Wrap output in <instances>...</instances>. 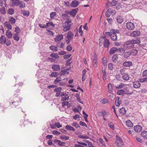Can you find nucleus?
Listing matches in <instances>:
<instances>
[{
    "mask_svg": "<svg viewBox=\"0 0 147 147\" xmlns=\"http://www.w3.org/2000/svg\"><path fill=\"white\" fill-rule=\"evenodd\" d=\"M140 43V40L139 39L132 40L127 41L123 45V47L126 50L134 48V44H138Z\"/></svg>",
    "mask_w": 147,
    "mask_h": 147,
    "instance_id": "obj_1",
    "label": "nucleus"
},
{
    "mask_svg": "<svg viewBox=\"0 0 147 147\" xmlns=\"http://www.w3.org/2000/svg\"><path fill=\"white\" fill-rule=\"evenodd\" d=\"M22 99L16 96L13 100H10L9 101L10 105L14 108L19 106L21 102Z\"/></svg>",
    "mask_w": 147,
    "mask_h": 147,
    "instance_id": "obj_2",
    "label": "nucleus"
},
{
    "mask_svg": "<svg viewBox=\"0 0 147 147\" xmlns=\"http://www.w3.org/2000/svg\"><path fill=\"white\" fill-rule=\"evenodd\" d=\"M110 31L112 33L110 35L111 39L113 41L117 40V38L116 34L119 33V30H117L111 29L110 30Z\"/></svg>",
    "mask_w": 147,
    "mask_h": 147,
    "instance_id": "obj_3",
    "label": "nucleus"
},
{
    "mask_svg": "<svg viewBox=\"0 0 147 147\" xmlns=\"http://www.w3.org/2000/svg\"><path fill=\"white\" fill-rule=\"evenodd\" d=\"M71 20L68 19L66 21L63 26V30L64 32H66L70 29L71 26Z\"/></svg>",
    "mask_w": 147,
    "mask_h": 147,
    "instance_id": "obj_4",
    "label": "nucleus"
},
{
    "mask_svg": "<svg viewBox=\"0 0 147 147\" xmlns=\"http://www.w3.org/2000/svg\"><path fill=\"white\" fill-rule=\"evenodd\" d=\"M127 28L129 30H133L135 28L134 24L131 22H128L126 24Z\"/></svg>",
    "mask_w": 147,
    "mask_h": 147,
    "instance_id": "obj_5",
    "label": "nucleus"
},
{
    "mask_svg": "<svg viewBox=\"0 0 147 147\" xmlns=\"http://www.w3.org/2000/svg\"><path fill=\"white\" fill-rule=\"evenodd\" d=\"M78 10V8H76L72 9L70 11H69V14L71 16L74 17L76 15Z\"/></svg>",
    "mask_w": 147,
    "mask_h": 147,
    "instance_id": "obj_6",
    "label": "nucleus"
},
{
    "mask_svg": "<svg viewBox=\"0 0 147 147\" xmlns=\"http://www.w3.org/2000/svg\"><path fill=\"white\" fill-rule=\"evenodd\" d=\"M63 39V35L62 34L57 35L55 38V40L56 42L60 41Z\"/></svg>",
    "mask_w": 147,
    "mask_h": 147,
    "instance_id": "obj_7",
    "label": "nucleus"
},
{
    "mask_svg": "<svg viewBox=\"0 0 147 147\" xmlns=\"http://www.w3.org/2000/svg\"><path fill=\"white\" fill-rule=\"evenodd\" d=\"M79 4V2L77 0H74L72 1L70 5L71 7H77Z\"/></svg>",
    "mask_w": 147,
    "mask_h": 147,
    "instance_id": "obj_8",
    "label": "nucleus"
},
{
    "mask_svg": "<svg viewBox=\"0 0 147 147\" xmlns=\"http://www.w3.org/2000/svg\"><path fill=\"white\" fill-rule=\"evenodd\" d=\"M62 80L61 78V77L57 78L55 80L54 83L55 84H57V83H59L60 85H63L64 84V83L63 82H60Z\"/></svg>",
    "mask_w": 147,
    "mask_h": 147,
    "instance_id": "obj_9",
    "label": "nucleus"
},
{
    "mask_svg": "<svg viewBox=\"0 0 147 147\" xmlns=\"http://www.w3.org/2000/svg\"><path fill=\"white\" fill-rule=\"evenodd\" d=\"M142 127L140 125H137L134 127V130L137 132H139L142 130Z\"/></svg>",
    "mask_w": 147,
    "mask_h": 147,
    "instance_id": "obj_10",
    "label": "nucleus"
},
{
    "mask_svg": "<svg viewBox=\"0 0 147 147\" xmlns=\"http://www.w3.org/2000/svg\"><path fill=\"white\" fill-rule=\"evenodd\" d=\"M120 98L119 96L116 97L115 101V104L116 106L117 107L119 106L120 104H121L122 101L121 100H119Z\"/></svg>",
    "mask_w": 147,
    "mask_h": 147,
    "instance_id": "obj_11",
    "label": "nucleus"
},
{
    "mask_svg": "<svg viewBox=\"0 0 147 147\" xmlns=\"http://www.w3.org/2000/svg\"><path fill=\"white\" fill-rule=\"evenodd\" d=\"M12 1V4L11 5V6L13 7L15 6H18L19 5V3L20 2V1L19 0H10Z\"/></svg>",
    "mask_w": 147,
    "mask_h": 147,
    "instance_id": "obj_12",
    "label": "nucleus"
},
{
    "mask_svg": "<svg viewBox=\"0 0 147 147\" xmlns=\"http://www.w3.org/2000/svg\"><path fill=\"white\" fill-rule=\"evenodd\" d=\"M104 47L106 48H108L109 47L110 45V42L107 39H105L103 42Z\"/></svg>",
    "mask_w": 147,
    "mask_h": 147,
    "instance_id": "obj_13",
    "label": "nucleus"
},
{
    "mask_svg": "<svg viewBox=\"0 0 147 147\" xmlns=\"http://www.w3.org/2000/svg\"><path fill=\"white\" fill-rule=\"evenodd\" d=\"M5 27H6L8 29V30H11L12 29V26L8 22L6 21L4 23Z\"/></svg>",
    "mask_w": 147,
    "mask_h": 147,
    "instance_id": "obj_14",
    "label": "nucleus"
},
{
    "mask_svg": "<svg viewBox=\"0 0 147 147\" xmlns=\"http://www.w3.org/2000/svg\"><path fill=\"white\" fill-rule=\"evenodd\" d=\"M108 92L109 93H111L113 92V86L111 83H109L108 84Z\"/></svg>",
    "mask_w": 147,
    "mask_h": 147,
    "instance_id": "obj_15",
    "label": "nucleus"
},
{
    "mask_svg": "<svg viewBox=\"0 0 147 147\" xmlns=\"http://www.w3.org/2000/svg\"><path fill=\"white\" fill-rule=\"evenodd\" d=\"M123 18L120 16H118L117 17L116 20L117 22L119 24H121L123 21Z\"/></svg>",
    "mask_w": 147,
    "mask_h": 147,
    "instance_id": "obj_16",
    "label": "nucleus"
},
{
    "mask_svg": "<svg viewBox=\"0 0 147 147\" xmlns=\"http://www.w3.org/2000/svg\"><path fill=\"white\" fill-rule=\"evenodd\" d=\"M122 78L124 80L127 81L129 80V76L128 74L125 73L122 76Z\"/></svg>",
    "mask_w": 147,
    "mask_h": 147,
    "instance_id": "obj_17",
    "label": "nucleus"
},
{
    "mask_svg": "<svg viewBox=\"0 0 147 147\" xmlns=\"http://www.w3.org/2000/svg\"><path fill=\"white\" fill-rule=\"evenodd\" d=\"M140 86L141 84L139 82L135 81L133 82V87L135 88H138Z\"/></svg>",
    "mask_w": 147,
    "mask_h": 147,
    "instance_id": "obj_18",
    "label": "nucleus"
},
{
    "mask_svg": "<svg viewBox=\"0 0 147 147\" xmlns=\"http://www.w3.org/2000/svg\"><path fill=\"white\" fill-rule=\"evenodd\" d=\"M123 66L126 67H129L132 65V63L131 61H125L123 63Z\"/></svg>",
    "mask_w": 147,
    "mask_h": 147,
    "instance_id": "obj_19",
    "label": "nucleus"
},
{
    "mask_svg": "<svg viewBox=\"0 0 147 147\" xmlns=\"http://www.w3.org/2000/svg\"><path fill=\"white\" fill-rule=\"evenodd\" d=\"M64 12L65 13H63L61 15V18L63 19L69 17L68 15L69 14V11H65Z\"/></svg>",
    "mask_w": 147,
    "mask_h": 147,
    "instance_id": "obj_20",
    "label": "nucleus"
},
{
    "mask_svg": "<svg viewBox=\"0 0 147 147\" xmlns=\"http://www.w3.org/2000/svg\"><path fill=\"white\" fill-rule=\"evenodd\" d=\"M140 34V32L139 31H133L131 34V36L133 37H135L139 36Z\"/></svg>",
    "mask_w": 147,
    "mask_h": 147,
    "instance_id": "obj_21",
    "label": "nucleus"
},
{
    "mask_svg": "<svg viewBox=\"0 0 147 147\" xmlns=\"http://www.w3.org/2000/svg\"><path fill=\"white\" fill-rule=\"evenodd\" d=\"M52 69L53 71H59L60 69V66L57 65L55 64L53 65Z\"/></svg>",
    "mask_w": 147,
    "mask_h": 147,
    "instance_id": "obj_22",
    "label": "nucleus"
},
{
    "mask_svg": "<svg viewBox=\"0 0 147 147\" xmlns=\"http://www.w3.org/2000/svg\"><path fill=\"white\" fill-rule=\"evenodd\" d=\"M102 79L104 81H105L107 79V73L105 69L102 70Z\"/></svg>",
    "mask_w": 147,
    "mask_h": 147,
    "instance_id": "obj_23",
    "label": "nucleus"
},
{
    "mask_svg": "<svg viewBox=\"0 0 147 147\" xmlns=\"http://www.w3.org/2000/svg\"><path fill=\"white\" fill-rule=\"evenodd\" d=\"M62 107H64L65 106H67L68 108L69 107L71 106V104L69 103V102H64L62 103Z\"/></svg>",
    "mask_w": 147,
    "mask_h": 147,
    "instance_id": "obj_24",
    "label": "nucleus"
},
{
    "mask_svg": "<svg viewBox=\"0 0 147 147\" xmlns=\"http://www.w3.org/2000/svg\"><path fill=\"white\" fill-rule=\"evenodd\" d=\"M0 43L1 44H3L6 43V38L3 35H1L0 38Z\"/></svg>",
    "mask_w": 147,
    "mask_h": 147,
    "instance_id": "obj_25",
    "label": "nucleus"
},
{
    "mask_svg": "<svg viewBox=\"0 0 147 147\" xmlns=\"http://www.w3.org/2000/svg\"><path fill=\"white\" fill-rule=\"evenodd\" d=\"M126 124L127 126L130 127H132L133 125L132 122L129 120H128L126 121Z\"/></svg>",
    "mask_w": 147,
    "mask_h": 147,
    "instance_id": "obj_26",
    "label": "nucleus"
},
{
    "mask_svg": "<svg viewBox=\"0 0 147 147\" xmlns=\"http://www.w3.org/2000/svg\"><path fill=\"white\" fill-rule=\"evenodd\" d=\"M117 49L115 47H112L109 51V53L110 54H114L117 51Z\"/></svg>",
    "mask_w": 147,
    "mask_h": 147,
    "instance_id": "obj_27",
    "label": "nucleus"
},
{
    "mask_svg": "<svg viewBox=\"0 0 147 147\" xmlns=\"http://www.w3.org/2000/svg\"><path fill=\"white\" fill-rule=\"evenodd\" d=\"M132 53V52H131V51L126 52L124 53V57L126 58H128L131 55Z\"/></svg>",
    "mask_w": 147,
    "mask_h": 147,
    "instance_id": "obj_28",
    "label": "nucleus"
},
{
    "mask_svg": "<svg viewBox=\"0 0 147 147\" xmlns=\"http://www.w3.org/2000/svg\"><path fill=\"white\" fill-rule=\"evenodd\" d=\"M142 136L144 139L147 138V131H142L141 133Z\"/></svg>",
    "mask_w": 147,
    "mask_h": 147,
    "instance_id": "obj_29",
    "label": "nucleus"
},
{
    "mask_svg": "<svg viewBox=\"0 0 147 147\" xmlns=\"http://www.w3.org/2000/svg\"><path fill=\"white\" fill-rule=\"evenodd\" d=\"M118 57H117V54H115L113 56L112 60V61L115 62H116L117 61Z\"/></svg>",
    "mask_w": 147,
    "mask_h": 147,
    "instance_id": "obj_30",
    "label": "nucleus"
},
{
    "mask_svg": "<svg viewBox=\"0 0 147 147\" xmlns=\"http://www.w3.org/2000/svg\"><path fill=\"white\" fill-rule=\"evenodd\" d=\"M19 4L18 6L20 8H24L25 7V3L23 1H20Z\"/></svg>",
    "mask_w": 147,
    "mask_h": 147,
    "instance_id": "obj_31",
    "label": "nucleus"
},
{
    "mask_svg": "<svg viewBox=\"0 0 147 147\" xmlns=\"http://www.w3.org/2000/svg\"><path fill=\"white\" fill-rule=\"evenodd\" d=\"M74 34L71 32H68L67 35V38L72 39L73 38Z\"/></svg>",
    "mask_w": 147,
    "mask_h": 147,
    "instance_id": "obj_32",
    "label": "nucleus"
},
{
    "mask_svg": "<svg viewBox=\"0 0 147 147\" xmlns=\"http://www.w3.org/2000/svg\"><path fill=\"white\" fill-rule=\"evenodd\" d=\"M9 22L12 24H14L16 22V20L13 17H11L9 19Z\"/></svg>",
    "mask_w": 147,
    "mask_h": 147,
    "instance_id": "obj_33",
    "label": "nucleus"
},
{
    "mask_svg": "<svg viewBox=\"0 0 147 147\" xmlns=\"http://www.w3.org/2000/svg\"><path fill=\"white\" fill-rule=\"evenodd\" d=\"M65 127L66 129L72 131H75V129L73 127L69 125H66L65 126Z\"/></svg>",
    "mask_w": 147,
    "mask_h": 147,
    "instance_id": "obj_34",
    "label": "nucleus"
},
{
    "mask_svg": "<svg viewBox=\"0 0 147 147\" xmlns=\"http://www.w3.org/2000/svg\"><path fill=\"white\" fill-rule=\"evenodd\" d=\"M120 113L122 115H124L126 113V110L124 107L121 108L119 110Z\"/></svg>",
    "mask_w": 147,
    "mask_h": 147,
    "instance_id": "obj_35",
    "label": "nucleus"
},
{
    "mask_svg": "<svg viewBox=\"0 0 147 147\" xmlns=\"http://www.w3.org/2000/svg\"><path fill=\"white\" fill-rule=\"evenodd\" d=\"M6 35L8 38H11L12 36V34L10 31H7L6 32Z\"/></svg>",
    "mask_w": 147,
    "mask_h": 147,
    "instance_id": "obj_36",
    "label": "nucleus"
},
{
    "mask_svg": "<svg viewBox=\"0 0 147 147\" xmlns=\"http://www.w3.org/2000/svg\"><path fill=\"white\" fill-rule=\"evenodd\" d=\"M49 48L51 50L54 52L57 51L58 50L57 47H56L54 46H51Z\"/></svg>",
    "mask_w": 147,
    "mask_h": 147,
    "instance_id": "obj_37",
    "label": "nucleus"
},
{
    "mask_svg": "<svg viewBox=\"0 0 147 147\" xmlns=\"http://www.w3.org/2000/svg\"><path fill=\"white\" fill-rule=\"evenodd\" d=\"M13 36L14 39L18 41L19 40L20 37L18 34L15 33L13 34Z\"/></svg>",
    "mask_w": 147,
    "mask_h": 147,
    "instance_id": "obj_38",
    "label": "nucleus"
},
{
    "mask_svg": "<svg viewBox=\"0 0 147 147\" xmlns=\"http://www.w3.org/2000/svg\"><path fill=\"white\" fill-rule=\"evenodd\" d=\"M69 137L68 136L62 135L60 137V139L62 140H67L69 139Z\"/></svg>",
    "mask_w": 147,
    "mask_h": 147,
    "instance_id": "obj_39",
    "label": "nucleus"
},
{
    "mask_svg": "<svg viewBox=\"0 0 147 147\" xmlns=\"http://www.w3.org/2000/svg\"><path fill=\"white\" fill-rule=\"evenodd\" d=\"M124 93L127 94L123 90H119L117 92V94L118 95H122Z\"/></svg>",
    "mask_w": 147,
    "mask_h": 147,
    "instance_id": "obj_40",
    "label": "nucleus"
},
{
    "mask_svg": "<svg viewBox=\"0 0 147 147\" xmlns=\"http://www.w3.org/2000/svg\"><path fill=\"white\" fill-rule=\"evenodd\" d=\"M118 3L117 1H116L115 0H112L111 3V5L112 6H114L116 5Z\"/></svg>",
    "mask_w": 147,
    "mask_h": 147,
    "instance_id": "obj_41",
    "label": "nucleus"
},
{
    "mask_svg": "<svg viewBox=\"0 0 147 147\" xmlns=\"http://www.w3.org/2000/svg\"><path fill=\"white\" fill-rule=\"evenodd\" d=\"M117 51L118 52H119L123 54V53L125 51V49L124 48H119L118 49H117Z\"/></svg>",
    "mask_w": 147,
    "mask_h": 147,
    "instance_id": "obj_42",
    "label": "nucleus"
},
{
    "mask_svg": "<svg viewBox=\"0 0 147 147\" xmlns=\"http://www.w3.org/2000/svg\"><path fill=\"white\" fill-rule=\"evenodd\" d=\"M14 10L12 8H9L8 10V13L10 15H12L14 14Z\"/></svg>",
    "mask_w": 147,
    "mask_h": 147,
    "instance_id": "obj_43",
    "label": "nucleus"
},
{
    "mask_svg": "<svg viewBox=\"0 0 147 147\" xmlns=\"http://www.w3.org/2000/svg\"><path fill=\"white\" fill-rule=\"evenodd\" d=\"M69 73V72L67 71V70L65 69L63 70H61L60 74V75H63V74H68Z\"/></svg>",
    "mask_w": 147,
    "mask_h": 147,
    "instance_id": "obj_44",
    "label": "nucleus"
},
{
    "mask_svg": "<svg viewBox=\"0 0 147 147\" xmlns=\"http://www.w3.org/2000/svg\"><path fill=\"white\" fill-rule=\"evenodd\" d=\"M1 13L2 14H5L6 13V10L4 7H2L0 8Z\"/></svg>",
    "mask_w": 147,
    "mask_h": 147,
    "instance_id": "obj_45",
    "label": "nucleus"
},
{
    "mask_svg": "<svg viewBox=\"0 0 147 147\" xmlns=\"http://www.w3.org/2000/svg\"><path fill=\"white\" fill-rule=\"evenodd\" d=\"M46 25L47 28L50 26H52V27H55V24L52 22H48L46 24Z\"/></svg>",
    "mask_w": 147,
    "mask_h": 147,
    "instance_id": "obj_46",
    "label": "nucleus"
},
{
    "mask_svg": "<svg viewBox=\"0 0 147 147\" xmlns=\"http://www.w3.org/2000/svg\"><path fill=\"white\" fill-rule=\"evenodd\" d=\"M58 75L59 74L58 72H52L51 74V76L52 77H56L58 76Z\"/></svg>",
    "mask_w": 147,
    "mask_h": 147,
    "instance_id": "obj_47",
    "label": "nucleus"
},
{
    "mask_svg": "<svg viewBox=\"0 0 147 147\" xmlns=\"http://www.w3.org/2000/svg\"><path fill=\"white\" fill-rule=\"evenodd\" d=\"M50 56L53 58H54L56 59H58L59 57L58 55L55 53L51 54L50 55Z\"/></svg>",
    "mask_w": 147,
    "mask_h": 147,
    "instance_id": "obj_48",
    "label": "nucleus"
},
{
    "mask_svg": "<svg viewBox=\"0 0 147 147\" xmlns=\"http://www.w3.org/2000/svg\"><path fill=\"white\" fill-rule=\"evenodd\" d=\"M116 146H117L121 147L123 145V142L122 141L120 142H116Z\"/></svg>",
    "mask_w": 147,
    "mask_h": 147,
    "instance_id": "obj_49",
    "label": "nucleus"
},
{
    "mask_svg": "<svg viewBox=\"0 0 147 147\" xmlns=\"http://www.w3.org/2000/svg\"><path fill=\"white\" fill-rule=\"evenodd\" d=\"M108 69L110 70H112L113 69V65L112 63H110L108 65Z\"/></svg>",
    "mask_w": 147,
    "mask_h": 147,
    "instance_id": "obj_50",
    "label": "nucleus"
},
{
    "mask_svg": "<svg viewBox=\"0 0 147 147\" xmlns=\"http://www.w3.org/2000/svg\"><path fill=\"white\" fill-rule=\"evenodd\" d=\"M78 137L79 138H81L82 139H87L89 138V137L88 136H83L82 135H80Z\"/></svg>",
    "mask_w": 147,
    "mask_h": 147,
    "instance_id": "obj_51",
    "label": "nucleus"
},
{
    "mask_svg": "<svg viewBox=\"0 0 147 147\" xmlns=\"http://www.w3.org/2000/svg\"><path fill=\"white\" fill-rule=\"evenodd\" d=\"M108 100L107 98H104L101 100V103L104 104L108 102Z\"/></svg>",
    "mask_w": 147,
    "mask_h": 147,
    "instance_id": "obj_52",
    "label": "nucleus"
},
{
    "mask_svg": "<svg viewBox=\"0 0 147 147\" xmlns=\"http://www.w3.org/2000/svg\"><path fill=\"white\" fill-rule=\"evenodd\" d=\"M22 13L24 15L27 16H28L29 15V12L28 11H23L22 12Z\"/></svg>",
    "mask_w": 147,
    "mask_h": 147,
    "instance_id": "obj_53",
    "label": "nucleus"
},
{
    "mask_svg": "<svg viewBox=\"0 0 147 147\" xmlns=\"http://www.w3.org/2000/svg\"><path fill=\"white\" fill-rule=\"evenodd\" d=\"M71 59L70 58V59H68L66 61V65L67 66L69 65L72 62H71Z\"/></svg>",
    "mask_w": 147,
    "mask_h": 147,
    "instance_id": "obj_54",
    "label": "nucleus"
},
{
    "mask_svg": "<svg viewBox=\"0 0 147 147\" xmlns=\"http://www.w3.org/2000/svg\"><path fill=\"white\" fill-rule=\"evenodd\" d=\"M109 11L110 10L108 9L106 12L105 16L107 17H109L111 15Z\"/></svg>",
    "mask_w": 147,
    "mask_h": 147,
    "instance_id": "obj_55",
    "label": "nucleus"
},
{
    "mask_svg": "<svg viewBox=\"0 0 147 147\" xmlns=\"http://www.w3.org/2000/svg\"><path fill=\"white\" fill-rule=\"evenodd\" d=\"M109 10H110L109 11L110 13L111 14H112V15H114L116 13V12L115 10L112 9H109Z\"/></svg>",
    "mask_w": 147,
    "mask_h": 147,
    "instance_id": "obj_56",
    "label": "nucleus"
},
{
    "mask_svg": "<svg viewBox=\"0 0 147 147\" xmlns=\"http://www.w3.org/2000/svg\"><path fill=\"white\" fill-rule=\"evenodd\" d=\"M69 98V96L62 97L61 99L62 101H65L66 100H68Z\"/></svg>",
    "mask_w": 147,
    "mask_h": 147,
    "instance_id": "obj_57",
    "label": "nucleus"
},
{
    "mask_svg": "<svg viewBox=\"0 0 147 147\" xmlns=\"http://www.w3.org/2000/svg\"><path fill=\"white\" fill-rule=\"evenodd\" d=\"M21 31V30L18 27H16L15 28V32H16V34H19Z\"/></svg>",
    "mask_w": 147,
    "mask_h": 147,
    "instance_id": "obj_58",
    "label": "nucleus"
},
{
    "mask_svg": "<svg viewBox=\"0 0 147 147\" xmlns=\"http://www.w3.org/2000/svg\"><path fill=\"white\" fill-rule=\"evenodd\" d=\"M53 134L54 135H58L61 134V133L57 131L54 130L53 131Z\"/></svg>",
    "mask_w": 147,
    "mask_h": 147,
    "instance_id": "obj_59",
    "label": "nucleus"
},
{
    "mask_svg": "<svg viewBox=\"0 0 147 147\" xmlns=\"http://www.w3.org/2000/svg\"><path fill=\"white\" fill-rule=\"evenodd\" d=\"M67 49L68 51H71L72 49L71 46L70 45H68L67 47Z\"/></svg>",
    "mask_w": 147,
    "mask_h": 147,
    "instance_id": "obj_60",
    "label": "nucleus"
},
{
    "mask_svg": "<svg viewBox=\"0 0 147 147\" xmlns=\"http://www.w3.org/2000/svg\"><path fill=\"white\" fill-rule=\"evenodd\" d=\"M55 126L58 128L62 127V125L59 122H56L55 123Z\"/></svg>",
    "mask_w": 147,
    "mask_h": 147,
    "instance_id": "obj_61",
    "label": "nucleus"
},
{
    "mask_svg": "<svg viewBox=\"0 0 147 147\" xmlns=\"http://www.w3.org/2000/svg\"><path fill=\"white\" fill-rule=\"evenodd\" d=\"M72 125L76 128L80 127V126L79 124L78 123L76 122L73 123L72 124Z\"/></svg>",
    "mask_w": 147,
    "mask_h": 147,
    "instance_id": "obj_62",
    "label": "nucleus"
},
{
    "mask_svg": "<svg viewBox=\"0 0 147 147\" xmlns=\"http://www.w3.org/2000/svg\"><path fill=\"white\" fill-rule=\"evenodd\" d=\"M125 69L122 68L120 70V73L121 74L122 76L123 75V74H125Z\"/></svg>",
    "mask_w": 147,
    "mask_h": 147,
    "instance_id": "obj_63",
    "label": "nucleus"
},
{
    "mask_svg": "<svg viewBox=\"0 0 147 147\" xmlns=\"http://www.w3.org/2000/svg\"><path fill=\"white\" fill-rule=\"evenodd\" d=\"M109 126L112 129H114V124L112 123H108Z\"/></svg>",
    "mask_w": 147,
    "mask_h": 147,
    "instance_id": "obj_64",
    "label": "nucleus"
}]
</instances>
